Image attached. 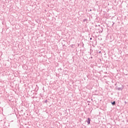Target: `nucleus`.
I'll return each instance as SVG.
<instances>
[{
	"mask_svg": "<svg viewBox=\"0 0 128 128\" xmlns=\"http://www.w3.org/2000/svg\"><path fill=\"white\" fill-rule=\"evenodd\" d=\"M90 12H92V9H90Z\"/></svg>",
	"mask_w": 128,
	"mask_h": 128,
	"instance_id": "obj_8",
	"label": "nucleus"
},
{
	"mask_svg": "<svg viewBox=\"0 0 128 128\" xmlns=\"http://www.w3.org/2000/svg\"><path fill=\"white\" fill-rule=\"evenodd\" d=\"M112 104L114 106V104H116V102L114 101Z\"/></svg>",
	"mask_w": 128,
	"mask_h": 128,
	"instance_id": "obj_3",
	"label": "nucleus"
},
{
	"mask_svg": "<svg viewBox=\"0 0 128 128\" xmlns=\"http://www.w3.org/2000/svg\"><path fill=\"white\" fill-rule=\"evenodd\" d=\"M86 122H88V124H90V118H88V120L86 121Z\"/></svg>",
	"mask_w": 128,
	"mask_h": 128,
	"instance_id": "obj_1",
	"label": "nucleus"
},
{
	"mask_svg": "<svg viewBox=\"0 0 128 128\" xmlns=\"http://www.w3.org/2000/svg\"><path fill=\"white\" fill-rule=\"evenodd\" d=\"M45 103H47L48 102V100H46L44 102Z\"/></svg>",
	"mask_w": 128,
	"mask_h": 128,
	"instance_id": "obj_5",
	"label": "nucleus"
},
{
	"mask_svg": "<svg viewBox=\"0 0 128 128\" xmlns=\"http://www.w3.org/2000/svg\"><path fill=\"white\" fill-rule=\"evenodd\" d=\"M83 22H88V19H84L83 20Z\"/></svg>",
	"mask_w": 128,
	"mask_h": 128,
	"instance_id": "obj_4",
	"label": "nucleus"
},
{
	"mask_svg": "<svg viewBox=\"0 0 128 128\" xmlns=\"http://www.w3.org/2000/svg\"><path fill=\"white\" fill-rule=\"evenodd\" d=\"M100 52H100H100H99V53H100Z\"/></svg>",
	"mask_w": 128,
	"mask_h": 128,
	"instance_id": "obj_9",
	"label": "nucleus"
},
{
	"mask_svg": "<svg viewBox=\"0 0 128 128\" xmlns=\"http://www.w3.org/2000/svg\"><path fill=\"white\" fill-rule=\"evenodd\" d=\"M112 26H114V22H112Z\"/></svg>",
	"mask_w": 128,
	"mask_h": 128,
	"instance_id": "obj_6",
	"label": "nucleus"
},
{
	"mask_svg": "<svg viewBox=\"0 0 128 128\" xmlns=\"http://www.w3.org/2000/svg\"><path fill=\"white\" fill-rule=\"evenodd\" d=\"M118 90H122V88H118Z\"/></svg>",
	"mask_w": 128,
	"mask_h": 128,
	"instance_id": "obj_2",
	"label": "nucleus"
},
{
	"mask_svg": "<svg viewBox=\"0 0 128 128\" xmlns=\"http://www.w3.org/2000/svg\"><path fill=\"white\" fill-rule=\"evenodd\" d=\"M102 32V30L100 31V32Z\"/></svg>",
	"mask_w": 128,
	"mask_h": 128,
	"instance_id": "obj_7",
	"label": "nucleus"
},
{
	"mask_svg": "<svg viewBox=\"0 0 128 128\" xmlns=\"http://www.w3.org/2000/svg\"><path fill=\"white\" fill-rule=\"evenodd\" d=\"M90 40H92V38H90Z\"/></svg>",
	"mask_w": 128,
	"mask_h": 128,
	"instance_id": "obj_10",
	"label": "nucleus"
}]
</instances>
